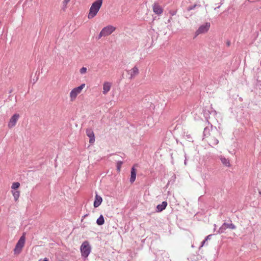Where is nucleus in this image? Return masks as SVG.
<instances>
[{
	"label": "nucleus",
	"instance_id": "33",
	"mask_svg": "<svg viewBox=\"0 0 261 261\" xmlns=\"http://www.w3.org/2000/svg\"><path fill=\"white\" fill-rule=\"evenodd\" d=\"M220 8V6L217 7V8H215L214 9L216 10L217 9H219Z\"/></svg>",
	"mask_w": 261,
	"mask_h": 261
},
{
	"label": "nucleus",
	"instance_id": "13",
	"mask_svg": "<svg viewBox=\"0 0 261 261\" xmlns=\"http://www.w3.org/2000/svg\"><path fill=\"white\" fill-rule=\"evenodd\" d=\"M112 86V84L110 82H105L103 85V91L102 93L104 94H106L110 90Z\"/></svg>",
	"mask_w": 261,
	"mask_h": 261
},
{
	"label": "nucleus",
	"instance_id": "19",
	"mask_svg": "<svg viewBox=\"0 0 261 261\" xmlns=\"http://www.w3.org/2000/svg\"><path fill=\"white\" fill-rule=\"evenodd\" d=\"M210 135V129L208 127H205L203 130V137L207 138Z\"/></svg>",
	"mask_w": 261,
	"mask_h": 261
},
{
	"label": "nucleus",
	"instance_id": "28",
	"mask_svg": "<svg viewBox=\"0 0 261 261\" xmlns=\"http://www.w3.org/2000/svg\"><path fill=\"white\" fill-rule=\"evenodd\" d=\"M196 6H197V5H194L193 6H190L187 8V10L189 11L192 10H193Z\"/></svg>",
	"mask_w": 261,
	"mask_h": 261
},
{
	"label": "nucleus",
	"instance_id": "31",
	"mask_svg": "<svg viewBox=\"0 0 261 261\" xmlns=\"http://www.w3.org/2000/svg\"><path fill=\"white\" fill-rule=\"evenodd\" d=\"M230 44V42L229 41H227V46H229Z\"/></svg>",
	"mask_w": 261,
	"mask_h": 261
},
{
	"label": "nucleus",
	"instance_id": "1",
	"mask_svg": "<svg viewBox=\"0 0 261 261\" xmlns=\"http://www.w3.org/2000/svg\"><path fill=\"white\" fill-rule=\"evenodd\" d=\"M102 0H96L92 3L88 15V18L89 19H92L97 15L98 11L102 6Z\"/></svg>",
	"mask_w": 261,
	"mask_h": 261
},
{
	"label": "nucleus",
	"instance_id": "37",
	"mask_svg": "<svg viewBox=\"0 0 261 261\" xmlns=\"http://www.w3.org/2000/svg\"><path fill=\"white\" fill-rule=\"evenodd\" d=\"M12 92V90H11L10 91V93H11Z\"/></svg>",
	"mask_w": 261,
	"mask_h": 261
},
{
	"label": "nucleus",
	"instance_id": "34",
	"mask_svg": "<svg viewBox=\"0 0 261 261\" xmlns=\"http://www.w3.org/2000/svg\"><path fill=\"white\" fill-rule=\"evenodd\" d=\"M187 163V162H186V160L185 161V164H186Z\"/></svg>",
	"mask_w": 261,
	"mask_h": 261
},
{
	"label": "nucleus",
	"instance_id": "14",
	"mask_svg": "<svg viewBox=\"0 0 261 261\" xmlns=\"http://www.w3.org/2000/svg\"><path fill=\"white\" fill-rule=\"evenodd\" d=\"M167 206L166 201H163L161 204H158L156 206V212H161L166 208Z\"/></svg>",
	"mask_w": 261,
	"mask_h": 261
},
{
	"label": "nucleus",
	"instance_id": "30",
	"mask_svg": "<svg viewBox=\"0 0 261 261\" xmlns=\"http://www.w3.org/2000/svg\"><path fill=\"white\" fill-rule=\"evenodd\" d=\"M206 241H205V239H204V240L201 242V246H200V248L201 247H202V246L205 244V243H206Z\"/></svg>",
	"mask_w": 261,
	"mask_h": 261
},
{
	"label": "nucleus",
	"instance_id": "6",
	"mask_svg": "<svg viewBox=\"0 0 261 261\" xmlns=\"http://www.w3.org/2000/svg\"><path fill=\"white\" fill-rule=\"evenodd\" d=\"M101 31L104 37L108 36L114 32V27L110 25H108L104 27Z\"/></svg>",
	"mask_w": 261,
	"mask_h": 261
},
{
	"label": "nucleus",
	"instance_id": "24",
	"mask_svg": "<svg viewBox=\"0 0 261 261\" xmlns=\"http://www.w3.org/2000/svg\"><path fill=\"white\" fill-rule=\"evenodd\" d=\"M185 137L189 141H192L193 137L191 134L187 133Z\"/></svg>",
	"mask_w": 261,
	"mask_h": 261
},
{
	"label": "nucleus",
	"instance_id": "10",
	"mask_svg": "<svg viewBox=\"0 0 261 261\" xmlns=\"http://www.w3.org/2000/svg\"><path fill=\"white\" fill-rule=\"evenodd\" d=\"M139 74L138 68L135 66L131 70L128 71V74L130 75L129 78L133 79Z\"/></svg>",
	"mask_w": 261,
	"mask_h": 261
},
{
	"label": "nucleus",
	"instance_id": "8",
	"mask_svg": "<svg viewBox=\"0 0 261 261\" xmlns=\"http://www.w3.org/2000/svg\"><path fill=\"white\" fill-rule=\"evenodd\" d=\"M86 135L89 138V143L92 144L95 142V136L93 131L90 129H87Z\"/></svg>",
	"mask_w": 261,
	"mask_h": 261
},
{
	"label": "nucleus",
	"instance_id": "16",
	"mask_svg": "<svg viewBox=\"0 0 261 261\" xmlns=\"http://www.w3.org/2000/svg\"><path fill=\"white\" fill-rule=\"evenodd\" d=\"M220 160H221V161L222 162V164L227 166V167H229L230 166V163H229V161L228 159H226L225 157L224 156H221L220 157Z\"/></svg>",
	"mask_w": 261,
	"mask_h": 261
},
{
	"label": "nucleus",
	"instance_id": "26",
	"mask_svg": "<svg viewBox=\"0 0 261 261\" xmlns=\"http://www.w3.org/2000/svg\"><path fill=\"white\" fill-rule=\"evenodd\" d=\"M80 71L81 74H84L87 71V68L86 67H83L82 68H81Z\"/></svg>",
	"mask_w": 261,
	"mask_h": 261
},
{
	"label": "nucleus",
	"instance_id": "38",
	"mask_svg": "<svg viewBox=\"0 0 261 261\" xmlns=\"http://www.w3.org/2000/svg\"><path fill=\"white\" fill-rule=\"evenodd\" d=\"M84 261H86L85 260Z\"/></svg>",
	"mask_w": 261,
	"mask_h": 261
},
{
	"label": "nucleus",
	"instance_id": "32",
	"mask_svg": "<svg viewBox=\"0 0 261 261\" xmlns=\"http://www.w3.org/2000/svg\"><path fill=\"white\" fill-rule=\"evenodd\" d=\"M43 261H48L46 258H45Z\"/></svg>",
	"mask_w": 261,
	"mask_h": 261
},
{
	"label": "nucleus",
	"instance_id": "18",
	"mask_svg": "<svg viewBox=\"0 0 261 261\" xmlns=\"http://www.w3.org/2000/svg\"><path fill=\"white\" fill-rule=\"evenodd\" d=\"M13 196L14 197L15 201H17L19 198L20 195L19 191L17 190H14L12 191Z\"/></svg>",
	"mask_w": 261,
	"mask_h": 261
},
{
	"label": "nucleus",
	"instance_id": "36",
	"mask_svg": "<svg viewBox=\"0 0 261 261\" xmlns=\"http://www.w3.org/2000/svg\"><path fill=\"white\" fill-rule=\"evenodd\" d=\"M259 193L261 195V191L259 192Z\"/></svg>",
	"mask_w": 261,
	"mask_h": 261
},
{
	"label": "nucleus",
	"instance_id": "15",
	"mask_svg": "<svg viewBox=\"0 0 261 261\" xmlns=\"http://www.w3.org/2000/svg\"><path fill=\"white\" fill-rule=\"evenodd\" d=\"M136 177V171L134 167H133L131 169V174H130V182L131 183H133Z\"/></svg>",
	"mask_w": 261,
	"mask_h": 261
},
{
	"label": "nucleus",
	"instance_id": "11",
	"mask_svg": "<svg viewBox=\"0 0 261 261\" xmlns=\"http://www.w3.org/2000/svg\"><path fill=\"white\" fill-rule=\"evenodd\" d=\"M153 11L156 14L160 15L163 13V9L158 3H154L153 5Z\"/></svg>",
	"mask_w": 261,
	"mask_h": 261
},
{
	"label": "nucleus",
	"instance_id": "17",
	"mask_svg": "<svg viewBox=\"0 0 261 261\" xmlns=\"http://www.w3.org/2000/svg\"><path fill=\"white\" fill-rule=\"evenodd\" d=\"M105 223V219L102 215H101L96 220V223L98 225H102Z\"/></svg>",
	"mask_w": 261,
	"mask_h": 261
},
{
	"label": "nucleus",
	"instance_id": "4",
	"mask_svg": "<svg viewBox=\"0 0 261 261\" xmlns=\"http://www.w3.org/2000/svg\"><path fill=\"white\" fill-rule=\"evenodd\" d=\"M85 86V84H82L80 86L74 88L71 90L70 93V97L71 100H73L76 97L77 95L81 92Z\"/></svg>",
	"mask_w": 261,
	"mask_h": 261
},
{
	"label": "nucleus",
	"instance_id": "21",
	"mask_svg": "<svg viewBox=\"0 0 261 261\" xmlns=\"http://www.w3.org/2000/svg\"><path fill=\"white\" fill-rule=\"evenodd\" d=\"M70 0H64L63 2V5L62 9L63 11H65L67 8V5L69 3Z\"/></svg>",
	"mask_w": 261,
	"mask_h": 261
},
{
	"label": "nucleus",
	"instance_id": "22",
	"mask_svg": "<svg viewBox=\"0 0 261 261\" xmlns=\"http://www.w3.org/2000/svg\"><path fill=\"white\" fill-rule=\"evenodd\" d=\"M20 186V184L18 182H15L12 184L11 188L14 190H17Z\"/></svg>",
	"mask_w": 261,
	"mask_h": 261
},
{
	"label": "nucleus",
	"instance_id": "5",
	"mask_svg": "<svg viewBox=\"0 0 261 261\" xmlns=\"http://www.w3.org/2000/svg\"><path fill=\"white\" fill-rule=\"evenodd\" d=\"M210 26L211 24L210 22H206L204 24L200 25L198 29L196 31V36L200 34L206 33L210 29Z\"/></svg>",
	"mask_w": 261,
	"mask_h": 261
},
{
	"label": "nucleus",
	"instance_id": "7",
	"mask_svg": "<svg viewBox=\"0 0 261 261\" xmlns=\"http://www.w3.org/2000/svg\"><path fill=\"white\" fill-rule=\"evenodd\" d=\"M19 118V115L18 114H14L10 118V121L8 123V126L9 128L13 127L16 124L18 119Z\"/></svg>",
	"mask_w": 261,
	"mask_h": 261
},
{
	"label": "nucleus",
	"instance_id": "2",
	"mask_svg": "<svg viewBox=\"0 0 261 261\" xmlns=\"http://www.w3.org/2000/svg\"><path fill=\"white\" fill-rule=\"evenodd\" d=\"M81 255L84 259L87 258L91 252V248L87 241H84L81 246Z\"/></svg>",
	"mask_w": 261,
	"mask_h": 261
},
{
	"label": "nucleus",
	"instance_id": "25",
	"mask_svg": "<svg viewBox=\"0 0 261 261\" xmlns=\"http://www.w3.org/2000/svg\"><path fill=\"white\" fill-rule=\"evenodd\" d=\"M122 164V162H121V161H118L117 162V170L119 172L120 171L121 166Z\"/></svg>",
	"mask_w": 261,
	"mask_h": 261
},
{
	"label": "nucleus",
	"instance_id": "12",
	"mask_svg": "<svg viewBox=\"0 0 261 261\" xmlns=\"http://www.w3.org/2000/svg\"><path fill=\"white\" fill-rule=\"evenodd\" d=\"M207 141L211 146L216 145L219 143L218 140L214 136H210Z\"/></svg>",
	"mask_w": 261,
	"mask_h": 261
},
{
	"label": "nucleus",
	"instance_id": "9",
	"mask_svg": "<svg viewBox=\"0 0 261 261\" xmlns=\"http://www.w3.org/2000/svg\"><path fill=\"white\" fill-rule=\"evenodd\" d=\"M95 193L96 195L95 197L94 201L93 203V206L94 207L96 208L101 204L102 201V198L100 195L97 194V192H96Z\"/></svg>",
	"mask_w": 261,
	"mask_h": 261
},
{
	"label": "nucleus",
	"instance_id": "35",
	"mask_svg": "<svg viewBox=\"0 0 261 261\" xmlns=\"http://www.w3.org/2000/svg\"><path fill=\"white\" fill-rule=\"evenodd\" d=\"M87 216V215H85L84 217L85 218V217H86Z\"/></svg>",
	"mask_w": 261,
	"mask_h": 261
},
{
	"label": "nucleus",
	"instance_id": "20",
	"mask_svg": "<svg viewBox=\"0 0 261 261\" xmlns=\"http://www.w3.org/2000/svg\"><path fill=\"white\" fill-rule=\"evenodd\" d=\"M227 227L226 226V223H224L223 225L219 228L218 232L219 233H224Z\"/></svg>",
	"mask_w": 261,
	"mask_h": 261
},
{
	"label": "nucleus",
	"instance_id": "27",
	"mask_svg": "<svg viewBox=\"0 0 261 261\" xmlns=\"http://www.w3.org/2000/svg\"><path fill=\"white\" fill-rule=\"evenodd\" d=\"M102 37H103V35L102 34L101 31H100L99 35L97 37H96V39L97 40H99Z\"/></svg>",
	"mask_w": 261,
	"mask_h": 261
},
{
	"label": "nucleus",
	"instance_id": "29",
	"mask_svg": "<svg viewBox=\"0 0 261 261\" xmlns=\"http://www.w3.org/2000/svg\"><path fill=\"white\" fill-rule=\"evenodd\" d=\"M212 236V234H210L206 236V238H205V241H207V240H210Z\"/></svg>",
	"mask_w": 261,
	"mask_h": 261
},
{
	"label": "nucleus",
	"instance_id": "23",
	"mask_svg": "<svg viewBox=\"0 0 261 261\" xmlns=\"http://www.w3.org/2000/svg\"><path fill=\"white\" fill-rule=\"evenodd\" d=\"M226 226L227 228L231 229H236V226L232 224V223H226Z\"/></svg>",
	"mask_w": 261,
	"mask_h": 261
},
{
	"label": "nucleus",
	"instance_id": "3",
	"mask_svg": "<svg viewBox=\"0 0 261 261\" xmlns=\"http://www.w3.org/2000/svg\"><path fill=\"white\" fill-rule=\"evenodd\" d=\"M25 243V237L24 235H22L16 243L15 247L14 249L15 254H19L24 246Z\"/></svg>",
	"mask_w": 261,
	"mask_h": 261
}]
</instances>
